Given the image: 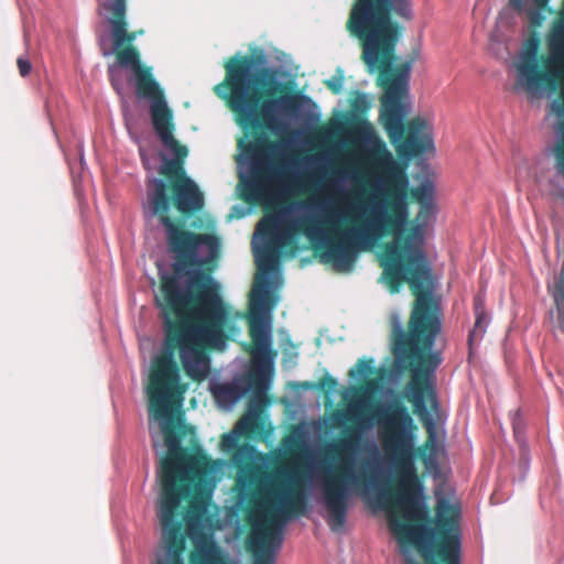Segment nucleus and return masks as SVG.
<instances>
[{
    "instance_id": "nucleus-3",
    "label": "nucleus",
    "mask_w": 564,
    "mask_h": 564,
    "mask_svg": "<svg viewBox=\"0 0 564 564\" xmlns=\"http://www.w3.org/2000/svg\"><path fill=\"white\" fill-rule=\"evenodd\" d=\"M98 1L110 13L108 21L117 64L133 72L137 96L150 100L153 129L162 144L174 154V159L163 158L159 173L164 178H152L148 183L150 213L163 226L165 236L194 234L186 229L183 218L171 217V206L183 217L193 216L204 208V194L184 170L188 150L174 138L173 112L167 106L164 90L154 78L152 67L142 64L140 51L133 44L143 31H128L127 0Z\"/></svg>"
},
{
    "instance_id": "nucleus-15",
    "label": "nucleus",
    "mask_w": 564,
    "mask_h": 564,
    "mask_svg": "<svg viewBox=\"0 0 564 564\" xmlns=\"http://www.w3.org/2000/svg\"><path fill=\"white\" fill-rule=\"evenodd\" d=\"M485 319H486L485 314L477 312L474 328L471 329V332L469 333V336H468L469 354H471L474 341L477 338H481L485 333V328L482 327Z\"/></svg>"
},
{
    "instance_id": "nucleus-14",
    "label": "nucleus",
    "mask_w": 564,
    "mask_h": 564,
    "mask_svg": "<svg viewBox=\"0 0 564 564\" xmlns=\"http://www.w3.org/2000/svg\"><path fill=\"white\" fill-rule=\"evenodd\" d=\"M108 75H109V79H110L112 88L116 90V93L119 96H122L123 90H124V82H123V76H122L121 72L119 70V68L115 65H109L108 66Z\"/></svg>"
},
{
    "instance_id": "nucleus-2",
    "label": "nucleus",
    "mask_w": 564,
    "mask_h": 564,
    "mask_svg": "<svg viewBox=\"0 0 564 564\" xmlns=\"http://www.w3.org/2000/svg\"><path fill=\"white\" fill-rule=\"evenodd\" d=\"M358 132L369 144L368 155L372 165L380 172L379 199L369 217L359 219L355 210L359 205L350 204L347 209L330 208L324 217L306 216L288 224L279 231L276 217L262 219L258 231L271 238L274 247L257 253L256 262L260 274L256 275L249 297L248 316L251 337L250 386L256 393L264 394L269 388L272 370L271 338L262 316L274 306L265 274L278 259V249L292 242L293 235L302 234L316 245L321 262L329 263L338 272L352 270L358 253L372 248L383 237H398L408 224L409 205L434 203V186L430 181L415 187L409 186V177L402 166L388 150L387 144L376 133L372 124L362 121Z\"/></svg>"
},
{
    "instance_id": "nucleus-17",
    "label": "nucleus",
    "mask_w": 564,
    "mask_h": 564,
    "mask_svg": "<svg viewBox=\"0 0 564 564\" xmlns=\"http://www.w3.org/2000/svg\"><path fill=\"white\" fill-rule=\"evenodd\" d=\"M344 75L340 69L332 78L324 80V85L334 94L338 95L343 89Z\"/></svg>"
},
{
    "instance_id": "nucleus-12",
    "label": "nucleus",
    "mask_w": 564,
    "mask_h": 564,
    "mask_svg": "<svg viewBox=\"0 0 564 564\" xmlns=\"http://www.w3.org/2000/svg\"><path fill=\"white\" fill-rule=\"evenodd\" d=\"M389 527L401 545L416 542L419 529L395 516H389Z\"/></svg>"
},
{
    "instance_id": "nucleus-21",
    "label": "nucleus",
    "mask_w": 564,
    "mask_h": 564,
    "mask_svg": "<svg viewBox=\"0 0 564 564\" xmlns=\"http://www.w3.org/2000/svg\"><path fill=\"white\" fill-rule=\"evenodd\" d=\"M337 384H338L337 380L330 376H324L319 380V387L325 392H332L337 387Z\"/></svg>"
},
{
    "instance_id": "nucleus-13",
    "label": "nucleus",
    "mask_w": 564,
    "mask_h": 564,
    "mask_svg": "<svg viewBox=\"0 0 564 564\" xmlns=\"http://www.w3.org/2000/svg\"><path fill=\"white\" fill-rule=\"evenodd\" d=\"M238 429H240L246 436H252L262 432L263 424L257 414L249 413L240 420Z\"/></svg>"
},
{
    "instance_id": "nucleus-8",
    "label": "nucleus",
    "mask_w": 564,
    "mask_h": 564,
    "mask_svg": "<svg viewBox=\"0 0 564 564\" xmlns=\"http://www.w3.org/2000/svg\"><path fill=\"white\" fill-rule=\"evenodd\" d=\"M420 209L414 223L394 237L395 241L384 246L380 265L383 268V280L390 293H398L406 283L411 291L420 288H434L432 268L423 249L424 228L434 213V203L419 204Z\"/></svg>"
},
{
    "instance_id": "nucleus-22",
    "label": "nucleus",
    "mask_w": 564,
    "mask_h": 564,
    "mask_svg": "<svg viewBox=\"0 0 564 564\" xmlns=\"http://www.w3.org/2000/svg\"><path fill=\"white\" fill-rule=\"evenodd\" d=\"M17 65L19 68V73L22 77L28 76L31 73L32 66L28 58L25 57H19L17 59Z\"/></svg>"
},
{
    "instance_id": "nucleus-7",
    "label": "nucleus",
    "mask_w": 564,
    "mask_h": 564,
    "mask_svg": "<svg viewBox=\"0 0 564 564\" xmlns=\"http://www.w3.org/2000/svg\"><path fill=\"white\" fill-rule=\"evenodd\" d=\"M381 440L397 476V489L393 495L395 507L403 511L409 520L425 518V510L420 495L422 482L417 476L414 458L419 457L429 465L435 452V434L433 423L424 422L429 436L423 445L414 447L415 425L409 410L399 401L391 402L380 419Z\"/></svg>"
},
{
    "instance_id": "nucleus-20",
    "label": "nucleus",
    "mask_w": 564,
    "mask_h": 564,
    "mask_svg": "<svg viewBox=\"0 0 564 564\" xmlns=\"http://www.w3.org/2000/svg\"><path fill=\"white\" fill-rule=\"evenodd\" d=\"M238 435L235 432L225 433L221 436L220 447L223 451L232 452L238 448Z\"/></svg>"
},
{
    "instance_id": "nucleus-11",
    "label": "nucleus",
    "mask_w": 564,
    "mask_h": 564,
    "mask_svg": "<svg viewBox=\"0 0 564 564\" xmlns=\"http://www.w3.org/2000/svg\"><path fill=\"white\" fill-rule=\"evenodd\" d=\"M205 469L198 474H191L189 494L180 498L177 519L183 528V521L188 527L199 524L207 516L213 496V488L204 479ZM185 539L183 532H180Z\"/></svg>"
},
{
    "instance_id": "nucleus-25",
    "label": "nucleus",
    "mask_w": 564,
    "mask_h": 564,
    "mask_svg": "<svg viewBox=\"0 0 564 564\" xmlns=\"http://www.w3.org/2000/svg\"><path fill=\"white\" fill-rule=\"evenodd\" d=\"M534 4L539 6L540 8H546L550 0H533ZM563 15H564V0H563Z\"/></svg>"
},
{
    "instance_id": "nucleus-6",
    "label": "nucleus",
    "mask_w": 564,
    "mask_h": 564,
    "mask_svg": "<svg viewBox=\"0 0 564 564\" xmlns=\"http://www.w3.org/2000/svg\"><path fill=\"white\" fill-rule=\"evenodd\" d=\"M434 288L411 291L415 296L408 322V330L393 328L392 351L400 370H410L412 377L405 388L408 400L416 413H426V398L435 399L429 377L441 365L442 357L432 351L442 329L441 311L433 299Z\"/></svg>"
},
{
    "instance_id": "nucleus-23",
    "label": "nucleus",
    "mask_w": 564,
    "mask_h": 564,
    "mask_svg": "<svg viewBox=\"0 0 564 564\" xmlns=\"http://www.w3.org/2000/svg\"><path fill=\"white\" fill-rule=\"evenodd\" d=\"M234 390L231 387L229 386H220L217 388V390H215V395L217 398H220V397H231Z\"/></svg>"
},
{
    "instance_id": "nucleus-10",
    "label": "nucleus",
    "mask_w": 564,
    "mask_h": 564,
    "mask_svg": "<svg viewBox=\"0 0 564 564\" xmlns=\"http://www.w3.org/2000/svg\"><path fill=\"white\" fill-rule=\"evenodd\" d=\"M424 563L406 556L405 564H462L460 513L445 499L437 501L433 527L419 545Z\"/></svg>"
},
{
    "instance_id": "nucleus-18",
    "label": "nucleus",
    "mask_w": 564,
    "mask_h": 564,
    "mask_svg": "<svg viewBox=\"0 0 564 564\" xmlns=\"http://www.w3.org/2000/svg\"><path fill=\"white\" fill-rule=\"evenodd\" d=\"M350 106L352 110L365 113L369 110L370 104L365 94L356 93V96L351 99Z\"/></svg>"
},
{
    "instance_id": "nucleus-4",
    "label": "nucleus",
    "mask_w": 564,
    "mask_h": 564,
    "mask_svg": "<svg viewBox=\"0 0 564 564\" xmlns=\"http://www.w3.org/2000/svg\"><path fill=\"white\" fill-rule=\"evenodd\" d=\"M412 0H355L347 30L362 46L361 58L368 68L378 70V84L383 88L380 98L379 121L400 156L414 158L423 153L432 141L421 135L425 121L420 117L405 121L409 78L417 53L392 67L395 47L404 26L395 19L413 20Z\"/></svg>"
},
{
    "instance_id": "nucleus-1",
    "label": "nucleus",
    "mask_w": 564,
    "mask_h": 564,
    "mask_svg": "<svg viewBox=\"0 0 564 564\" xmlns=\"http://www.w3.org/2000/svg\"><path fill=\"white\" fill-rule=\"evenodd\" d=\"M169 250L175 254L171 272L160 273L159 292L154 296L163 322L164 340L154 358L147 384L150 414L162 421L166 454L158 471L161 496L159 519L166 557L155 564H184V538L177 519L181 497L189 494L191 474L206 469L209 459L200 449L182 447L172 410L183 400L178 355L185 375L202 382L210 372V352L223 350L228 340L230 307L224 301L220 284L212 276L219 254L220 241L214 234L167 235ZM256 496L267 510L247 538L253 564H274V552L282 543L279 521L305 514L307 496L302 484L292 478L280 486L278 474L256 467ZM189 564H232L214 541L196 545L188 555Z\"/></svg>"
},
{
    "instance_id": "nucleus-9",
    "label": "nucleus",
    "mask_w": 564,
    "mask_h": 564,
    "mask_svg": "<svg viewBox=\"0 0 564 564\" xmlns=\"http://www.w3.org/2000/svg\"><path fill=\"white\" fill-rule=\"evenodd\" d=\"M348 420L355 423L346 431L345 436L329 446V453L341 459V463L325 468L322 475V498L328 512L327 523L333 531L341 529L346 522L349 507L350 488H367L373 484V475L369 463L364 462L362 468L355 473L351 468L350 454L357 448L360 440L361 415L352 412Z\"/></svg>"
},
{
    "instance_id": "nucleus-26",
    "label": "nucleus",
    "mask_w": 564,
    "mask_h": 564,
    "mask_svg": "<svg viewBox=\"0 0 564 564\" xmlns=\"http://www.w3.org/2000/svg\"><path fill=\"white\" fill-rule=\"evenodd\" d=\"M102 54H104L105 56H107V55H109V54H110V52H108V51L104 50Z\"/></svg>"
},
{
    "instance_id": "nucleus-19",
    "label": "nucleus",
    "mask_w": 564,
    "mask_h": 564,
    "mask_svg": "<svg viewBox=\"0 0 564 564\" xmlns=\"http://www.w3.org/2000/svg\"><path fill=\"white\" fill-rule=\"evenodd\" d=\"M543 11H551L549 9V6L546 8H540L535 4V9H531L528 13L530 24L534 28H539L542 25L543 21L545 20V15L543 14Z\"/></svg>"
},
{
    "instance_id": "nucleus-5",
    "label": "nucleus",
    "mask_w": 564,
    "mask_h": 564,
    "mask_svg": "<svg viewBox=\"0 0 564 564\" xmlns=\"http://www.w3.org/2000/svg\"><path fill=\"white\" fill-rule=\"evenodd\" d=\"M264 55L231 56L224 63L225 78L214 87V93L226 102L238 126L254 131L253 140H239L238 148L252 161L251 176L245 182L243 198L250 203L264 199L272 178L281 175L279 165L269 161L279 148L260 129H273L280 109L290 108L293 97L285 96L286 86L276 79V70L262 67Z\"/></svg>"
},
{
    "instance_id": "nucleus-24",
    "label": "nucleus",
    "mask_w": 564,
    "mask_h": 564,
    "mask_svg": "<svg viewBox=\"0 0 564 564\" xmlns=\"http://www.w3.org/2000/svg\"><path fill=\"white\" fill-rule=\"evenodd\" d=\"M509 4L516 10H521L523 8V0H509Z\"/></svg>"
},
{
    "instance_id": "nucleus-16",
    "label": "nucleus",
    "mask_w": 564,
    "mask_h": 564,
    "mask_svg": "<svg viewBox=\"0 0 564 564\" xmlns=\"http://www.w3.org/2000/svg\"><path fill=\"white\" fill-rule=\"evenodd\" d=\"M372 359H359L357 364L349 370L348 375L352 379L365 377L371 373Z\"/></svg>"
}]
</instances>
